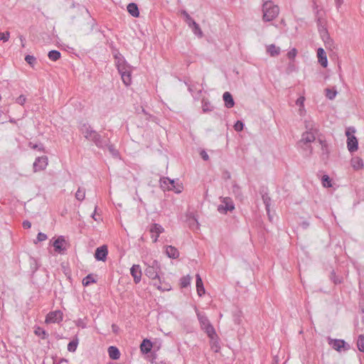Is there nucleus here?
I'll list each match as a JSON object with an SVG mask.
<instances>
[{
  "instance_id": "423d86ee",
  "label": "nucleus",
  "mask_w": 364,
  "mask_h": 364,
  "mask_svg": "<svg viewBox=\"0 0 364 364\" xmlns=\"http://www.w3.org/2000/svg\"><path fill=\"white\" fill-rule=\"evenodd\" d=\"M220 199L222 204L218 206V210L219 213L225 214L228 211H232L235 209V205L230 198L220 197Z\"/></svg>"
},
{
  "instance_id": "bf43d9fd",
  "label": "nucleus",
  "mask_w": 364,
  "mask_h": 364,
  "mask_svg": "<svg viewBox=\"0 0 364 364\" xmlns=\"http://www.w3.org/2000/svg\"><path fill=\"white\" fill-rule=\"evenodd\" d=\"M198 24L193 19L188 24V26L192 29L193 27H196V26H198Z\"/></svg>"
},
{
  "instance_id": "052dcab7",
  "label": "nucleus",
  "mask_w": 364,
  "mask_h": 364,
  "mask_svg": "<svg viewBox=\"0 0 364 364\" xmlns=\"http://www.w3.org/2000/svg\"><path fill=\"white\" fill-rule=\"evenodd\" d=\"M343 4V0H337L336 1V6L338 8L341 6V4Z\"/></svg>"
},
{
  "instance_id": "412c9836",
  "label": "nucleus",
  "mask_w": 364,
  "mask_h": 364,
  "mask_svg": "<svg viewBox=\"0 0 364 364\" xmlns=\"http://www.w3.org/2000/svg\"><path fill=\"white\" fill-rule=\"evenodd\" d=\"M350 164L355 171L360 170L364 167L363 159L358 156L353 157L350 160Z\"/></svg>"
},
{
  "instance_id": "5fc2aeb1",
  "label": "nucleus",
  "mask_w": 364,
  "mask_h": 364,
  "mask_svg": "<svg viewBox=\"0 0 364 364\" xmlns=\"http://www.w3.org/2000/svg\"><path fill=\"white\" fill-rule=\"evenodd\" d=\"M304 101H305V97L301 96V97H299L296 100V105L299 106L300 107H304Z\"/></svg>"
},
{
  "instance_id": "4c0bfd02",
  "label": "nucleus",
  "mask_w": 364,
  "mask_h": 364,
  "mask_svg": "<svg viewBox=\"0 0 364 364\" xmlns=\"http://www.w3.org/2000/svg\"><path fill=\"white\" fill-rule=\"evenodd\" d=\"M80 130L84 136L86 137L90 134V131H93L94 129H92L90 125L84 124L81 127Z\"/></svg>"
},
{
  "instance_id": "864d4df0",
  "label": "nucleus",
  "mask_w": 364,
  "mask_h": 364,
  "mask_svg": "<svg viewBox=\"0 0 364 364\" xmlns=\"http://www.w3.org/2000/svg\"><path fill=\"white\" fill-rule=\"evenodd\" d=\"M296 53H297V50H296V49L293 48V49H291V50H289V51L287 53V57H288L289 59L292 60V59H294V58L296 57Z\"/></svg>"
},
{
  "instance_id": "2f4dec72",
  "label": "nucleus",
  "mask_w": 364,
  "mask_h": 364,
  "mask_svg": "<svg viewBox=\"0 0 364 364\" xmlns=\"http://www.w3.org/2000/svg\"><path fill=\"white\" fill-rule=\"evenodd\" d=\"M322 185L325 188H330L332 186L331 180L328 175H323L321 178Z\"/></svg>"
},
{
  "instance_id": "c03bdc74",
  "label": "nucleus",
  "mask_w": 364,
  "mask_h": 364,
  "mask_svg": "<svg viewBox=\"0 0 364 364\" xmlns=\"http://www.w3.org/2000/svg\"><path fill=\"white\" fill-rule=\"evenodd\" d=\"M10 38V33L9 31H6L4 33L0 32V41L3 42H6L9 41Z\"/></svg>"
},
{
  "instance_id": "4468645a",
  "label": "nucleus",
  "mask_w": 364,
  "mask_h": 364,
  "mask_svg": "<svg viewBox=\"0 0 364 364\" xmlns=\"http://www.w3.org/2000/svg\"><path fill=\"white\" fill-rule=\"evenodd\" d=\"M108 254L107 247L106 245H102L96 249L95 253V257L98 261L105 262L107 259V256Z\"/></svg>"
},
{
  "instance_id": "f257e3e1",
  "label": "nucleus",
  "mask_w": 364,
  "mask_h": 364,
  "mask_svg": "<svg viewBox=\"0 0 364 364\" xmlns=\"http://www.w3.org/2000/svg\"><path fill=\"white\" fill-rule=\"evenodd\" d=\"M262 20L266 22L271 21L277 17L279 8L272 1H265L262 4Z\"/></svg>"
},
{
  "instance_id": "f704fd0d",
  "label": "nucleus",
  "mask_w": 364,
  "mask_h": 364,
  "mask_svg": "<svg viewBox=\"0 0 364 364\" xmlns=\"http://www.w3.org/2000/svg\"><path fill=\"white\" fill-rule=\"evenodd\" d=\"M96 281L93 278L92 274H88L86 277H85L82 280V284L85 287L89 286L90 284L95 283Z\"/></svg>"
},
{
  "instance_id": "f3484780",
  "label": "nucleus",
  "mask_w": 364,
  "mask_h": 364,
  "mask_svg": "<svg viewBox=\"0 0 364 364\" xmlns=\"http://www.w3.org/2000/svg\"><path fill=\"white\" fill-rule=\"evenodd\" d=\"M187 223L189 228L193 230H199V223L198 219L192 213L187 215Z\"/></svg>"
},
{
  "instance_id": "603ef678",
  "label": "nucleus",
  "mask_w": 364,
  "mask_h": 364,
  "mask_svg": "<svg viewBox=\"0 0 364 364\" xmlns=\"http://www.w3.org/2000/svg\"><path fill=\"white\" fill-rule=\"evenodd\" d=\"M29 146L33 149H38L41 151H45L44 146L43 144H33L32 143L29 144Z\"/></svg>"
},
{
  "instance_id": "0e129e2a",
  "label": "nucleus",
  "mask_w": 364,
  "mask_h": 364,
  "mask_svg": "<svg viewBox=\"0 0 364 364\" xmlns=\"http://www.w3.org/2000/svg\"><path fill=\"white\" fill-rule=\"evenodd\" d=\"M360 306L362 308V312L363 314V316L362 318L363 323H364V307L362 306V304H360Z\"/></svg>"
},
{
  "instance_id": "774afa93",
  "label": "nucleus",
  "mask_w": 364,
  "mask_h": 364,
  "mask_svg": "<svg viewBox=\"0 0 364 364\" xmlns=\"http://www.w3.org/2000/svg\"><path fill=\"white\" fill-rule=\"evenodd\" d=\"M303 225H304V227H305V228H306V227H307V226L309 225V223H306V222H305V223H303Z\"/></svg>"
},
{
  "instance_id": "7ed1b4c3",
  "label": "nucleus",
  "mask_w": 364,
  "mask_h": 364,
  "mask_svg": "<svg viewBox=\"0 0 364 364\" xmlns=\"http://www.w3.org/2000/svg\"><path fill=\"white\" fill-rule=\"evenodd\" d=\"M355 132V129L354 127H348L346 132L347 136V147L350 153L356 151L358 149V139L353 135Z\"/></svg>"
},
{
  "instance_id": "aec40b11",
  "label": "nucleus",
  "mask_w": 364,
  "mask_h": 364,
  "mask_svg": "<svg viewBox=\"0 0 364 364\" xmlns=\"http://www.w3.org/2000/svg\"><path fill=\"white\" fill-rule=\"evenodd\" d=\"M223 99L225 102V106L227 108H232L234 107L235 102L230 92H225L223 95Z\"/></svg>"
},
{
  "instance_id": "ddd939ff",
  "label": "nucleus",
  "mask_w": 364,
  "mask_h": 364,
  "mask_svg": "<svg viewBox=\"0 0 364 364\" xmlns=\"http://www.w3.org/2000/svg\"><path fill=\"white\" fill-rule=\"evenodd\" d=\"M149 231L152 234L153 242H156L160 234L164 232V228L158 223H153L149 228Z\"/></svg>"
},
{
  "instance_id": "6e6d98bb",
  "label": "nucleus",
  "mask_w": 364,
  "mask_h": 364,
  "mask_svg": "<svg viewBox=\"0 0 364 364\" xmlns=\"http://www.w3.org/2000/svg\"><path fill=\"white\" fill-rule=\"evenodd\" d=\"M47 239V235L43 232H38L37 235V240L38 242L44 241Z\"/></svg>"
},
{
  "instance_id": "b1692460",
  "label": "nucleus",
  "mask_w": 364,
  "mask_h": 364,
  "mask_svg": "<svg viewBox=\"0 0 364 364\" xmlns=\"http://www.w3.org/2000/svg\"><path fill=\"white\" fill-rule=\"evenodd\" d=\"M280 48L276 46L274 44H271L267 47V52L272 57H275L279 55Z\"/></svg>"
},
{
  "instance_id": "37998d69",
  "label": "nucleus",
  "mask_w": 364,
  "mask_h": 364,
  "mask_svg": "<svg viewBox=\"0 0 364 364\" xmlns=\"http://www.w3.org/2000/svg\"><path fill=\"white\" fill-rule=\"evenodd\" d=\"M232 193L235 196H241L240 187L236 183L232 184Z\"/></svg>"
},
{
  "instance_id": "6ab92c4d",
  "label": "nucleus",
  "mask_w": 364,
  "mask_h": 364,
  "mask_svg": "<svg viewBox=\"0 0 364 364\" xmlns=\"http://www.w3.org/2000/svg\"><path fill=\"white\" fill-rule=\"evenodd\" d=\"M317 56L319 63L323 67H327L328 60L324 50L322 48H319L317 50Z\"/></svg>"
},
{
  "instance_id": "a878e982",
  "label": "nucleus",
  "mask_w": 364,
  "mask_h": 364,
  "mask_svg": "<svg viewBox=\"0 0 364 364\" xmlns=\"http://www.w3.org/2000/svg\"><path fill=\"white\" fill-rule=\"evenodd\" d=\"M152 348V343L148 340L144 339L140 345V349L142 353H148L151 351Z\"/></svg>"
},
{
  "instance_id": "e433bc0d",
  "label": "nucleus",
  "mask_w": 364,
  "mask_h": 364,
  "mask_svg": "<svg viewBox=\"0 0 364 364\" xmlns=\"http://www.w3.org/2000/svg\"><path fill=\"white\" fill-rule=\"evenodd\" d=\"M78 340H73L68 345V350L70 352H75L77 349Z\"/></svg>"
},
{
  "instance_id": "cd10ccee",
  "label": "nucleus",
  "mask_w": 364,
  "mask_h": 364,
  "mask_svg": "<svg viewBox=\"0 0 364 364\" xmlns=\"http://www.w3.org/2000/svg\"><path fill=\"white\" fill-rule=\"evenodd\" d=\"M48 56L50 60L56 61L60 58L61 54L58 50H52L49 51Z\"/></svg>"
},
{
  "instance_id": "49530a36",
  "label": "nucleus",
  "mask_w": 364,
  "mask_h": 364,
  "mask_svg": "<svg viewBox=\"0 0 364 364\" xmlns=\"http://www.w3.org/2000/svg\"><path fill=\"white\" fill-rule=\"evenodd\" d=\"M192 31L193 33L199 37L203 36V32L201 31V28H200L199 25L196 26V27H193Z\"/></svg>"
},
{
  "instance_id": "c85d7f7f",
  "label": "nucleus",
  "mask_w": 364,
  "mask_h": 364,
  "mask_svg": "<svg viewBox=\"0 0 364 364\" xmlns=\"http://www.w3.org/2000/svg\"><path fill=\"white\" fill-rule=\"evenodd\" d=\"M325 92H326V97L328 98L331 100H333L336 97V95H337V91L335 89V87H333L332 89L326 88L325 90Z\"/></svg>"
},
{
  "instance_id": "79ce46f5",
  "label": "nucleus",
  "mask_w": 364,
  "mask_h": 364,
  "mask_svg": "<svg viewBox=\"0 0 364 364\" xmlns=\"http://www.w3.org/2000/svg\"><path fill=\"white\" fill-rule=\"evenodd\" d=\"M319 143L321 144V149H322V154L324 155L326 154L327 156L328 155V146H327V144L326 143V141L321 140V139H319Z\"/></svg>"
},
{
  "instance_id": "393cba45",
  "label": "nucleus",
  "mask_w": 364,
  "mask_h": 364,
  "mask_svg": "<svg viewBox=\"0 0 364 364\" xmlns=\"http://www.w3.org/2000/svg\"><path fill=\"white\" fill-rule=\"evenodd\" d=\"M108 354L110 358L117 360L120 357V352L115 346H109L108 348Z\"/></svg>"
},
{
  "instance_id": "de8ad7c7",
  "label": "nucleus",
  "mask_w": 364,
  "mask_h": 364,
  "mask_svg": "<svg viewBox=\"0 0 364 364\" xmlns=\"http://www.w3.org/2000/svg\"><path fill=\"white\" fill-rule=\"evenodd\" d=\"M97 132L95 130H93V131H90V134L85 138L93 142V141L95 140V137H97Z\"/></svg>"
},
{
  "instance_id": "e2e57ef3",
  "label": "nucleus",
  "mask_w": 364,
  "mask_h": 364,
  "mask_svg": "<svg viewBox=\"0 0 364 364\" xmlns=\"http://www.w3.org/2000/svg\"><path fill=\"white\" fill-rule=\"evenodd\" d=\"M203 110L204 112H206V111H208V106H207L206 105H204L203 106Z\"/></svg>"
},
{
  "instance_id": "ea45409f",
  "label": "nucleus",
  "mask_w": 364,
  "mask_h": 364,
  "mask_svg": "<svg viewBox=\"0 0 364 364\" xmlns=\"http://www.w3.org/2000/svg\"><path fill=\"white\" fill-rule=\"evenodd\" d=\"M106 148L108 149L109 153L115 157L119 156V151L114 148V145L111 144L110 142L107 145Z\"/></svg>"
},
{
  "instance_id": "bb28decb",
  "label": "nucleus",
  "mask_w": 364,
  "mask_h": 364,
  "mask_svg": "<svg viewBox=\"0 0 364 364\" xmlns=\"http://www.w3.org/2000/svg\"><path fill=\"white\" fill-rule=\"evenodd\" d=\"M127 11L134 17H138L139 16V11L135 3L129 4L127 5Z\"/></svg>"
},
{
  "instance_id": "f8f14e48",
  "label": "nucleus",
  "mask_w": 364,
  "mask_h": 364,
  "mask_svg": "<svg viewBox=\"0 0 364 364\" xmlns=\"http://www.w3.org/2000/svg\"><path fill=\"white\" fill-rule=\"evenodd\" d=\"M63 312L60 310L50 312L46 318V323H60L63 321Z\"/></svg>"
},
{
  "instance_id": "6e6552de",
  "label": "nucleus",
  "mask_w": 364,
  "mask_h": 364,
  "mask_svg": "<svg viewBox=\"0 0 364 364\" xmlns=\"http://www.w3.org/2000/svg\"><path fill=\"white\" fill-rule=\"evenodd\" d=\"M306 127L309 130L302 134L300 143L303 142L304 144H308L313 142L316 139L315 132H316V129H314L311 127L309 128L308 124L306 125Z\"/></svg>"
},
{
  "instance_id": "9b49d317",
  "label": "nucleus",
  "mask_w": 364,
  "mask_h": 364,
  "mask_svg": "<svg viewBox=\"0 0 364 364\" xmlns=\"http://www.w3.org/2000/svg\"><path fill=\"white\" fill-rule=\"evenodd\" d=\"M328 344L336 350L341 352V349L348 350L349 346L343 341L341 339H328Z\"/></svg>"
},
{
  "instance_id": "1a4fd4ad",
  "label": "nucleus",
  "mask_w": 364,
  "mask_h": 364,
  "mask_svg": "<svg viewBox=\"0 0 364 364\" xmlns=\"http://www.w3.org/2000/svg\"><path fill=\"white\" fill-rule=\"evenodd\" d=\"M67 242L63 236L58 237L53 244L55 251L59 254H63L65 252L67 249Z\"/></svg>"
},
{
  "instance_id": "a19ab883",
  "label": "nucleus",
  "mask_w": 364,
  "mask_h": 364,
  "mask_svg": "<svg viewBox=\"0 0 364 364\" xmlns=\"http://www.w3.org/2000/svg\"><path fill=\"white\" fill-rule=\"evenodd\" d=\"M25 60L26 61V63L28 64H29L31 67H33L34 65L36 64V58L33 56V55H26L25 57Z\"/></svg>"
},
{
  "instance_id": "72a5a7b5",
  "label": "nucleus",
  "mask_w": 364,
  "mask_h": 364,
  "mask_svg": "<svg viewBox=\"0 0 364 364\" xmlns=\"http://www.w3.org/2000/svg\"><path fill=\"white\" fill-rule=\"evenodd\" d=\"M34 333L36 335L41 336L43 339L46 338L48 336V334L46 333V331L41 327H37L35 329Z\"/></svg>"
},
{
  "instance_id": "f03ea898",
  "label": "nucleus",
  "mask_w": 364,
  "mask_h": 364,
  "mask_svg": "<svg viewBox=\"0 0 364 364\" xmlns=\"http://www.w3.org/2000/svg\"><path fill=\"white\" fill-rule=\"evenodd\" d=\"M197 316L202 329L205 331L210 338L213 339L214 337L216 336V333L208 318L205 315H203L199 312L197 313Z\"/></svg>"
},
{
  "instance_id": "13d9d810",
  "label": "nucleus",
  "mask_w": 364,
  "mask_h": 364,
  "mask_svg": "<svg viewBox=\"0 0 364 364\" xmlns=\"http://www.w3.org/2000/svg\"><path fill=\"white\" fill-rule=\"evenodd\" d=\"M22 225L25 229H29L31 227V223L28 220L23 221Z\"/></svg>"
},
{
  "instance_id": "338daca9",
  "label": "nucleus",
  "mask_w": 364,
  "mask_h": 364,
  "mask_svg": "<svg viewBox=\"0 0 364 364\" xmlns=\"http://www.w3.org/2000/svg\"><path fill=\"white\" fill-rule=\"evenodd\" d=\"M20 39H21V43H23L24 41V38L22 36H21ZM22 46H24L23 43H22Z\"/></svg>"
},
{
  "instance_id": "9d476101",
  "label": "nucleus",
  "mask_w": 364,
  "mask_h": 364,
  "mask_svg": "<svg viewBox=\"0 0 364 364\" xmlns=\"http://www.w3.org/2000/svg\"><path fill=\"white\" fill-rule=\"evenodd\" d=\"M48 166V157L46 156H38L36 159L33 167V171L37 172L44 170Z\"/></svg>"
},
{
  "instance_id": "680f3d73",
  "label": "nucleus",
  "mask_w": 364,
  "mask_h": 364,
  "mask_svg": "<svg viewBox=\"0 0 364 364\" xmlns=\"http://www.w3.org/2000/svg\"><path fill=\"white\" fill-rule=\"evenodd\" d=\"M112 330L114 333H117L118 331V327L115 324H112Z\"/></svg>"
},
{
  "instance_id": "58836bf2",
  "label": "nucleus",
  "mask_w": 364,
  "mask_h": 364,
  "mask_svg": "<svg viewBox=\"0 0 364 364\" xmlns=\"http://www.w3.org/2000/svg\"><path fill=\"white\" fill-rule=\"evenodd\" d=\"M85 197V189L78 188L77 191L75 193V198L77 200L82 201L84 200Z\"/></svg>"
},
{
  "instance_id": "5701e85b",
  "label": "nucleus",
  "mask_w": 364,
  "mask_h": 364,
  "mask_svg": "<svg viewBox=\"0 0 364 364\" xmlns=\"http://www.w3.org/2000/svg\"><path fill=\"white\" fill-rule=\"evenodd\" d=\"M196 289L199 296H202L205 294V288L203 287V281L198 274H196Z\"/></svg>"
},
{
  "instance_id": "69168bd1",
  "label": "nucleus",
  "mask_w": 364,
  "mask_h": 364,
  "mask_svg": "<svg viewBox=\"0 0 364 364\" xmlns=\"http://www.w3.org/2000/svg\"><path fill=\"white\" fill-rule=\"evenodd\" d=\"M95 211H96V210H95ZM95 217V212H94V213L92 214V218L94 220H97V219H96Z\"/></svg>"
},
{
  "instance_id": "dca6fc26",
  "label": "nucleus",
  "mask_w": 364,
  "mask_h": 364,
  "mask_svg": "<svg viewBox=\"0 0 364 364\" xmlns=\"http://www.w3.org/2000/svg\"><path fill=\"white\" fill-rule=\"evenodd\" d=\"M131 275L134 278V281L136 284H138L141 281V270L139 264H134L130 269Z\"/></svg>"
},
{
  "instance_id": "20e7f679",
  "label": "nucleus",
  "mask_w": 364,
  "mask_h": 364,
  "mask_svg": "<svg viewBox=\"0 0 364 364\" xmlns=\"http://www.w3.org/2000/svg\"><path fill=\"white\" fill-rule=\"evenodd\" d=\"M117 70L121 75L122 80L126 86L132 83V67L127 62L117 66Z\"/></svg>"
},
{
  "instance_id": "a211bd4d",
  "label": "nucleus",
  "mask_w": 364,
  "mask_h": 364,
  "mask_svg": "<svg viewBox=\"0 0 364 364\" xmlns=\"http://www.w3.org/2000/svg\"><path fill=\"white\" fill-rule=\"evenodd\" d=\"M152 281L153 285L156 287L159 290L168 291L171 289V286L166 282H162L159 276V279H152Z\"/></svg>"
},
{
  "instance_id": "2eb2a0df",
  "label": "nucleus",
  "mask_w": 364,
  "mask_h": 364,
  "mask_svg": "<svg viewBox=\"0 0 364 364\" xmlns=\"http://www.w3.org/2000/svg\"><path fill=\"white\" fill-rule=\"evenodd\" d=\"M93 143L100 149H105L107 145L109 143V139L105 134L103 138H102L101 135L97 133V137H95Z\"/></svg>"
},
{
  "instance_id": "473e14b6",
  "label": "nucleus",
  "mask_w": 364,
  "mask_h": 364,
  "mask_svg": "<svg viewBox=\"0 0 364 364\" xmlns=\"http://www.w3.org/2000/svg\"><path fill=\"white\" fill-rule=\"evenodd\" d=\"M357 347L360 352H364V336L359 335L357 340Z\"/></svg>"
},
{
  "instance_id": "0eeeda50",
  "label": "nucleus",
  "mask_w": 364,
  "mask_h": 364,
  "mask_svg": "<svg viewBox=\"0 0 364 364\" xmlns=\"http://www.w3.org/2000/svg\"><path fill=\"white\" fill-rule=\"evenodd\" d=\"M161 186L166 188L168 190L174 191L177 193H181L183 189V187L178 184V183L174 180H171L168 178L164 179Z\"/></svg>"
},
{
  "instance_id": "4d7b16f0",
  "label": "nucleus",
  "mask_w": 364,
  "mask_h": 364,
  "mask_svg": "<svg viewBox=\"0 0 364 364\" xmlns=\"http://www.w3.org/2000/svg\"><path fill=\"white\" fill-rule=\"evenodd\" d=\"M200 155L204 161H208L209 159L208 154L205 150H201L200 152Z\"/></svg>"
},
{
  "instance_id": "c9c22d12",
  "label": "nucleus",
  "mask_w": 364,
  "mask_h": 364,
  "mask_svg": "<svg viewBox=\"0 0 364 364\" xmlns=\"http://www.w3.org/2000/svg\"><path fill=\"white\" fill-rule=\"evenodd\" d=\"M191 278L188 275H187L186 277H183L181 279V287L182 288H186V287H188L191 284Z\"/></svg>"
},
{
  "instance_id": "8fccbe9b",
  "label": "nucleus",
  "mask_w": 364,
  "mask_h": 364,
  "mask_svg": "<svg viewBox=\"0 0 364 364\" xmlns=\"http://www.w3.org/2000/svg\"><path fill=\"white\" fill-rule=\"evenodd\" d=\"M181 14L185 17V21L187 24H188L193 20V18L188 14L186 11H182Z\"/></svg>"
},
{
  "instance_id": "4be33fe9",
  "label": "nucleus",
  "mask_w": 364,
  "mask_h": 364,
  "mask_svg": "<svg viewBox=\"0 0 364 364\" xmlns=\"http://www.w3.org/2000/svg\"><path fill=\"white\" fill-rule=\"evenodd\" d=\"M166 253L170 258L176 259L179 257V252L178 249L171 245L166 247Z\"/></svg>"
},
{
  "instance_id": "7c9ffc66",
  "label": "nucleus",
  "mask_w": 364,
  "mask_h": 364,
  "mask_svg": "<svg viewBox=\"0 0 364 364\" xmlns=\"http://www.w3.org/2000/svg\"><path fill=\"white\" fill-rule=\"evenodd\" d=\"M114 59H115V63H116L117 67L118 65H120L122 63L126 62V60H124V56L121 53H119V52L116 53L114 55Z\"/></svg>"
},
{
  "instance_id": "09e8293b",
  "label": "nucleus",
  "mask_w": 364,
  "mask_h": 364,
  "mask_svg": "<svg viewBox=\"0 0 364 364\" xmlns=\"http://www.w3.org/2000/svg\"><path fill=\"white\" fill-rule=\"evenodd\" d=\"M243 127H244V124L241 121H237L235 125H234V129L235 131L237 132H240L243 129Z\"/></svg>"
},
{
  "instance_id": "39448f33",
  "label": "nucleus",
  "mask_w": 364,
  "mask_h": 364,
  "mask_svg": "<svg viewBox=\"0 0 364 364\" xmlns=\"http://www.w3.org/2000/svg\"><path fill=\"white\" fill-rule=\"evenodd\" d=\"M160 269L161 267L159 262L156 260H153L149 264H148L146 268L145 269V275L151 279H159Z\"/></svg>"
},
{
  "instance_id": "3c124183",
  "label": "nucleus",
  "mask_w": 364,
  "mask_h": 364,
  "mask_svg": "<svg viewBox=\"0 0 364 364\" xmlns=\"http://www.w3.org/2000/svg\"><path fill=\"white\" fill-rule=\"evenodd\" d=\"M326 40L324 41L326 47L331 48V46L333 44V40L330 38L328 33L327 32H326Z\"/></svg>"
},
{
  "instance_id": "a18cd8bd",
  "label": "nucleus",
  "mask_w": 364,
  "mask_h": 364,
  "mask_svg": "<svg viewBox=\"0 0 364 364\" xmlns=\"http://www.w3.org/2000/svg\"><path fill=\"white\" fill-rule=\"evenodd\" d=\"M15 102L20 105H23L26 102V97L24 95H21L16 99Z\"/></svg>"
},
{
  "instance_id": "c756f323",
  "label": "nucleus",
  "mask_w": 364,
  "mask_h": 364,
  "mask_svg": "<svg viewBox=\"0 0 364 364\" xmlns=\"http://www.w3.org/2000/svg\"><path fill=\"white\" fill-rule=\"evenodd\" d=\"M262 198L264 204L265 205L266 210H267V213H269V206L271 204V198L268 196L267 193L262 194Z\"/></svg>"
}]
</instances>
